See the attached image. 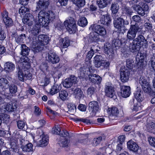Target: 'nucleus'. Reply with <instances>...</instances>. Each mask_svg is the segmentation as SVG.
<instances>
[{"label":"nucleus","mask_w":155,"mask_h":155,"mask_svg":"<svg viewBox=\"0 0 155 155\" xmlns=\"http://www.w3.org/2000/svg\"><path fill=\"white\" fill-rule=\"evenodd\" d=\"M130 71L129 70L124 68L120 70V78L122 82H125L127 81L129 78Z\"/></svg>","instance_id":"9d476101"},{"label":"nucleus","mask_w":155,"mask_h":155,"mask_svg":"<svg viewBox=\"0 0 155 155\" xmlns=\"http://www.w3.org/2000/svg\"><path fill=\"white\" fill-rule=\"evenodd\" d=\"M117 16L114 17V27L118 29V30L122 33L125 32L127 30L125 26L122 25L123 19L119 17H117Z\"/></svg>","instance_id":"20e7f679"},{"label":"nucleus","mask_w":155,"mask_h":155,"mask_svg":"<svg viewBox=\"0 0 155 155\" xmlns=\"http://www.w3.org/2000/svg\"><path fill=\"white\" fill-rule=\"evenodd\" d=\"M33 19L34 20V18H33V16L29 13H27L22 19V21L24 23H27L30 19L32 20Z\"/></svg>","instance_id":"37998d69"},{"label":"nucleus","mask_w":155,"mask_h":155,"mask_svg":"<svg viewBox=\"0 0 155 155\" xmlns=\"http://www.w3.org/2000/svg\"><path fill=\"white\" fill-rule=\"evenodd\" d=\"M40 12H39L38 16V21L39 23H38L39 25H40V26H42L44 27H46L47 26L49 23V18H47L46 16H43L42 17V18H41L40 17Z\"/></svg>","instance_id":"a211bd4d"},{"label":"nucleus","mask_w":155,"mask_h":155,"mask_svg":"<svg viewBox=\"0 0 155 155\" xmlns=\"http://www.w3.org/2000/svg\"><path fill=\"white\" fill-rule=\"evenodd\" d=\"M126 62L127 66L128 68H130L133 67L134 61L132 59H127Z\"/></svg>","instance_id":"4d7b16f0"},{"label":"nucleus","mask_w":155,"mask_h":155,"mask_svg":"<svg viewBox=\"0 0 155 155\" xmlns=\"http://www.w3.org/2000/svg\"><path fill=\"white\" fill-rule=\"evenodd\" d=\"M68 96V93L65 91H61L59 93V96L62 100H65Z\"/></svg>","instance_id":"09e8293b"},{"label":"nucleus","mask_w":155,"mask_h":155,"mask_svg":"<svg viewBox=\"0 0 155 155\" xmlns=\"http://www.w3.org/2000/svg\"><path fill=\"white\" fill-rule=\"evenodd\" d=\"M136 59L137 62V65L138 68L142 67L143 66V62L144 59L143 54L138 52L136 56Z\"/></svg>","instance_id":"b1692460"},{"label":"nucleus","mask_w":155,"mask_h":155,"mask_svg":"<svg viewBox=\"0 0 155 155\" xmlns=\"http://www.w3.org/2000/svg\"><path fill=\"white\" fill-rule=\"evenodd\" d=\"M32 47L35 52L41 51L43 48L44 46L48 44L49 38L45 35H40L37 37L32 38Z\"/></svg>","instance_id":"f257e3e1"},{"label":"nucleus","mask_w":155,"mask_h":155,"mask_svg":"<svg viewBox=\"0 0 155 155\" xmlns=\"http://www.w3.org/2000/svg\"><path fill=\"white\" fill-rule=\"evenodd\" d=\"M9 92L11 94L15 93L17 91V87L16 85L11 84L8 87Z\"/></svg>","instance_id":"a18cd8bd"},{"label":"nucleus","mask_w":155,"mask_h":155,"mask_svg":"<svg viewBox=\"0 0 155 155\" xmlns=\"http://www.w3.org/2000/svg\"><path fill=\"white\" fill-rule=\"evenodd\" d=\"M25 125V123L23 121L19 120L17 122V126L18 128L19 129H23L24 128Z\"/></svg>","instance_id":"bf43d9fd"},{"label":"nucleus","mask_w":155,"mask_h":155,"mask_svg":"<svg viewBox=\"0 0 155 155\" xmlns=\"http://www.w3.org/2000/svg\"><path fill=\"white\" fill-rule=\"evenodd\" d=\"M105 52L109 56L113 57L114 55V53L113 50L111 45L109 44L106 45L105 46L104 48Z\"/></svg>","instance_id":"72a5a7b5"},{"label":"nucleus","mask_w":155,"mask_h":155,"mask_svg":"<svg viewBox=\"0 0 155 155\" xmlns=\"http://www.w3.org/2000/svg\"><path fill=\"white\" fill-rule=\"evenodd\" d=\"M4 67L5 70L8 72H11L15 68V65L10 62L6 63L5 64Z\"/></svg>","instance_id":"2f4dec72"},{"label":"nucleus","mask_w":155,"mask_h":155,"mask_svg":"<svg viewBox=\"0 0 155 155\" xmlns=\"http://www.w3.org/2000/svg\"><path fill=\"white\" fill-rule=\"evenodd\" d=\"M119 8V6L117 3H113L111 5V9L113 14V17L118 16L117 12Z\"/></svg>","instance_id":"473e14b6"},{"label":"nucleus","mask_w":155,"mask_h":155,"mask_svg":"<svg viewBox=\"0 0 155 155\" xmlns=\"http://www.w3.org/2000/svg\"><path fill=\"white\" fill-rule=\"evenodd\" d=\"M8 85V81L6 78H0V87L3 90L7 89Z\"/></svg>","instance_id":"c85d7f7f"},{"label":"nucleus","mask_w":155,"mask_h":155,"mask_svg":"<svg viewBox=\"0 0 155 155\" xmlns=\"http://www.w3.org/2000/svg\"><path fill=\"white\" fill-rule=\"evenodd\" d=\"M105 95L108 97L115 99L116 95L114 87L110 86H106L105 90Z\"/></svg>","instance_id":"1a4fd4ad"},{"label":"nucleus","mask_w":155,"mask_h":155,"mask_svg":"<svg viewBox=\"0 0 155 155\" xmlns=\"http://www.w3.org/2000/svg\"><path fill=\"white\" fill-rule=\"evenodd\" d=\"M40 26L38 23H36L34 25L33 28H31V33L34 35V37H37L40 31Z\"/></svg>","instance_id":"7c9ffc66"},{"label":"nucleus","mask_w":155,"mask_h":155,"mask_svg":"<svg viewBox=\"0 0 155 155\" xmlns=\"http://www.w3.org/2000/svg\"><path fill=\"white\" fill-rule=\"evenodd\" d=\"M150 144L155 147V138L150 137L148 139Z\"/></svg>","instance_id":"e2e57ef3"},{"label":"nucleus","mask_w":155,"mask_h":155,"mask_svg":"<svg viewBox=\"0 0 155 155\" xmlns=\"http://www.w3.org/2000/svg\"><path fill=\"white\" fill-rule=\"evenodd\" d=\"M110 65V63L109 61H106L104 59L103 61H102L101 62V65L103 66L104 68H107Z\"/></svg>","instance_id":"338daca9"},{"label":"nucleus","mask_w":155,"mask_h":155,"mask_svg":"<svg viewBox=\"0 0 155 155\" xmlns=\"http://www.w3.org/2000/svg\"><path fill=\"white\" fill-rule=\"evenodd\" d=\"M25 35H21L19 36H17L15 37V41L18 44H20L21 43H23L24 39H25Z\"/></svg>","instance_id":"c03bdc74"},{"label":"nucleus","mask_w":155,"mask_h":155,"mask_svg":"<svg viewBox=\"0 0 155 155\" xmlns=\"http://www.w3.org/2000/svg\"><path fill=\"white\" fill-rule=\"evenodd\" d=\"M61 89V87L60 84H58L55 83L52 87L51 89L50 93L52 95H53L58 93Z\"/></svg>","instance_id":"cd10ccee"},{"label":"nucleus","mask_w":155,"mask_h":155,"mask_svg":"<svg viewBox=\"0 0 155 155\" xmlns=\"http://www.w3.org/2000/svg\"><path fill=\"white\" fill-rule=\"evenodd\" d=\"M29 11V9L25 6H22L20 8L19 12L21 15H23L25 13L26 14Z\"/></svg>","instance_id":"603ef678"},{"label":"nucleus","mask_w":155,"mask_h":155,"mask_svg":"<svg viewBox=\"0 0 155 155\" xmlns=\"http://www.w3.org/2000/svg\"><path fill=\"white\" fill-rule=\"evenodd\" d=\"M95 91V89L93 87H91L88 88L87 91V92L88 95L89 96L91 97V96L94 94Z\"/></svg>","instance_id":"5fc2aeb1"},{"label":"nucleus","mask_w":155,"mask_h":155,"mask_svg":"<svg viewBox=\"0 0 155 155\" xmlns=\"http://www.w3.org/2000/svg\"><path fill=\"white\" fill-rule=\"evenodd\" d=\"M89 81L93 83L99 84L101 82V78L96 74H90L88 76Z\"/></svg>","instance_id":"6ab92c4d"},{"label":"nucleus","mask_w":155,"mask_h":155,"mask_svg":"<svg viewBox=\"0 0 155 155\" xmlns=\"http://www.w3.org/2000/svg\"><path fill=\"white\" fill-rule=\"evenodd\" d=\"M144 27L145 31L149 32H151L152 31L153 26L152 24L146 22L144 24Z\"/></svg>","instance_id":"8fccbe9b"},{"label":"nucleus","mask_w":155,"mask_h":155,"mask_svg":"<svg viewBox=\"0 0 155 155\" xmlns=\"http://www.w3.org/2000/svg\"><path fill=\"white\" fill-rule=\"evenodd\" d=\"M108 110L110 113L113 115L116 116L119 114V110L117 108L115 107L109 108Z\"/></svg>","instance_id":"49530a36"},{"label":"nucleus","mask_w":155,"mask_h":155,"mask_svg":"<svg viewBox=\"0 0 155 155\" xmlns=\"http://www.w3.org/2000/svg\"><path fill=\"white\" fill-rule=\"evenodd\" d=\"M74 120L77 121H82L84 123H90V120L86 119L83 118H74L73 119Z\"/></svg>","instance_id":"052dcab7"},{"label":"nucleus","mask_w":155,"mask_h":155,"mask_svg":"<svg viewBox=\"0 0 155 155\" xmlns=\"http://www.w3.org/2000/svg\"><path fill=\"white\" fill-rule=\"evenodd\" d=\"M49 4V0H39L37 3L36 8L38 10H42L47 8Z\"/></svg>","instance_id":"f8f14e48"},{"label":"nucleus","mask_w":155,"mask_h":155,"mask_svg":"<svg viewBox=\"0 0 155 155\" xmlns=\"http://www.w3.org/2000/svg\"><path fill=\"white\" fill-rule=\"evenodd\" d=\"M143 4V2H140L139 3L138 5H136L134 6V8L137 11L138 13L142 16L144 15L145 14L144 10L142 8Z\"/></svg>","instance_id":"a878e982"},{"label":"nucleus","mask_w":155,"mask_h":155,"mask_svg":"<svg viewBox=\"0 0 155 155\" xmlns=\"http://www.w3.org/2000/svg\"><path fill=\"white\" fill-rule=\"evenodd\" d=\"M110 1V0H97V3L100 8H104L107 6Z\"/></svg>","instance_id":"e433bc0d"},{"label":"nucleus","mask_w":155,"mask_h":155,"mask_svg":"<svg viewBox=\"0 0 155 155\" xmlns=\"http://www.w3.org/2000/svg\"><path fill=\"white\" fill-rule=\"evenodd\" d=\"M64 24L66 29L70 34L74 33L76 30V24L75 20L73 18L65 21Z\"/></svg>","instance_id":"7ed1b4c3"},{"label":"nucleus","mask_w":155,"mask_h":155,"mask_svg":"<svg viewBox=\"0 0 155 155\" xmlns=\"http://www.w3.org/2000/svg\"><path fill=\"white\" fill-rule=\"evenodd\" d=\"M40 17L42 18L43 16H46L47 18H49V21L50 20H53L55 17V13L52 11H48L45 12L44 11L41 10L40 12Z\"/></svg>","instance_id":"aec40b11"},{"label":"nucleus","mask_w":155,"mask_h":155,"mask_svg":"<svg viewBox=\"0 0 155 155\" xmlns=\"http://www.w3.org/2000/svg\"><path fill=\"white\" fill-rule=\"evenodd\" d=\"M22 150L24 152H31L33 151V145L31 143H29L25 146H21Z\"/></svg>","instance_id":"c9c22d12"},{"label":"nucleus","mask_w":155,"mask_h":155,"mask_svg":"<svg viewBox=\"0 0 155 155\" xmlns=\"http://www.w3.org/2000/svg\"><path fill=\"white\" fill-rule=\"evenodd\" d=\"M69 143V141L68 140L64 139L61 142V146H62L63 147L67 146L68 145Z\"/></svg>","instance_id":"0e129e2a"},{"label":"nucleus","mask_w":155,"mask_h":155,"mask_svg":"<svg viewBox=\"0 0 155 155\" xmlns=\"http://www.w3.org/2000/svg\"><path fill=\"white\" fill-rule=\"evenodd\" d=\"M70 41L68 38L65 37L61 39L59 41V45L61 51L63 52L64 48H67L69 45Z\"/></svg>","instance_id":"4be33fe9"},{"label":"nucleus","mask_w":155,"mask_h":155,"mask_svg":"<svg viewBox=\"0 0 155 155\" xmlns=\"http://www.w3.org/2000/svg\"><path fill=\"white\" fill-rule=\"evenodd\" d=\"M150 62L152 68L155 71V58H151Z\"/></svg>","instance_id":"774afa93"},{"label":"nucleus","mask_w":155,"mask_h":155,"mask_svg":"<svg viewBox=\"0 0 155 155\" xmlns=\"http://www.w3.org/2000/svg\"><path fill=\"white\" fill-rule=\"evenodd\" d=\"M139 82L144 92L148 94L152 93L151 86L150 84V82L145 77L143 76L140 77L139 78Z\"/></svg>","instance_id":"f03ea898"},{"label":"nucleus","mask_w":155,"mask_h":155,"mask_svg":"<svg viewBox=\"0 0 155 155\" xmlns=\"http://www.w3.org/2000/svg\"><path fill=\"white\" fill-rule=\"evenodd\" d=\"M38 132H41V134H40V136L41 137V139L39 142L38 144L41 147H44L47 145L48 143V137L47 136L45 135L44 134L43 131L41 130H39Z\"/></svg>","instance_id":"9b49d317"},{"label":"nucleus","mask_w":155,"mask_h":155,"mask_svg":"<svg viewBox=\"0 0 155 155\" xmlns=\"http://www.w3.org/2000/svg\"><path fill=\"white\" fill-rule=\"evenodd\" d=\"M32 74L28 71L19 69L18 72V77L19 79L22 81L25 80L30 79L31 78Z\"/></svg>","instance_id":"423d86ee"},{"label":"nucleus","mask_w":155,"mask_h":155,"mask_svg":"<svg viewBox=\"0 0 155 155\" xmlns=\"http://www.w3.org/2000/svg\"><path fill=\"white\" fill-rule=\"evenodd\" d=\"M130 87L129 86H122L121 87V94L122 97H128L130 94Z\"/></svg>","instance_id":"412c9836"},{"label":"nucleus","mask_w":155,"mask_h":155,"mask_svg":"<svg viewBox=\"0 0 155 155\" xmlns=\"http://www.w3.org/2000/svg\"><path fill=\"white\" fill-rule=\"evenodd\" d=\"M94 54V49L91 47V50L88 52L87 55V57L88 58V59H91L93 56Z\"/></svg>","instance_id":"69168bd1"},{"label":"nucleus","mask_w":155,"mask_h":155,"mask_svg":"<svg viewBox=\"0 0 155 155\" xmlns=\"http://www.w3.org/2000/svg\"><path fill=\"white\" fill-rule=\"evenodd\" d=\"M135 43H136L140 46L141 45H143L144 44L145 46H147V41L144 37L142 35H138L137 37L133 40Z\"/></svg>","instance_id":"f3484780"},{"label":"nucleus","mask_w":155,"mask_h":155,"mask_svg":"<svg viewBox=\"0 0 155 155\" xmlns=\"http://www.w3.org/2000/svg\"><path fill=\"white\" fill-rule=\"evenodd\" d=\"M134 94L135 98L138 102H140L143 100V92L140 90L135 91Z\"/></svg>","instance_id":"bb28decb"},{"label":"nucleus","mask_w":155,"mask_h":155,"mask_svg":"<svg viewBox=\"0 0 155 155\" xmlns=\"http://www.w3.org/2000/svg\"><path fill=\"white\" fill-rule=\"evenodd\" d=\"M127 148L130 150L136 152L139 149V146L136 142L130 140L127 143Z\"/></svg>","instance_id":"dca6fc26"},{"label":"nucleus","mask_w":155,"mask_h":155,"mask_svg":"<svg viewBox=\"0 0 155 155\" xmlns=\"http://www.w3.org/2000/svg\"><path fill=\"white\" fill-rule=\"evenodd\" d=\"M2 16L4 23L8 26L12 25L13 21L11 18L8 17V13L6 11H4L3 12Z\"/></svg>","instance_id":"2eb2a0df"},{"label":"nucleus","mask_w":155,"mask_h":155,"mask_svg":"<svg viewBox=\"0 0 155 155\" xmlns=\"http://www.w3.org/2000/svg\"><path fill=\"white\" fill-rule=\"evenodd\" d=\"M102 137H99L97 138H94L93 140V144L94 146H97L100 143L102 140Z\"/></svg>","instance_id":"6e6d98bb"},{"label":"nucleus","mask_w":155,"mask_h":155,"mask_svg":"<svg viewBox=\"0 0 155 155\" xmlns=\"http://www.w3.org/2000/svg\"><path fill=\"white\" fill-rule=\"evenodd\" d=\"M75 4L79 7H83L85 5V0H78L75 3Z\"/></svg>","instance_id":"13d9d810"},{"label":"nucleus","mask_w":155,"mask_h":155,"mask_svg":"<svg viewBox=\"0 0 155 155\" xmlns=\"http://www.w3.org/2000/svg\"><path fill=\"white\" fill-rule=\"evenodd\" d=\"M60 131L61 129L58 125H55V127H53L52 129V132L55 134H60Z\"/></svg>","instance_id":"3c124183"},{"label":"nucleus","mask_w":155,"mask_h":155,"mask_svg":"<svg viewBox=\"0 0 155 155\" xmlns=\"http://www.w3.org/2000/svg\"><path fill=\"white\" fill-rule=\"evenodd\" d=\"M140 48V45H138L137 43L134 42L133 41V44L130 46L129 49L130 51L132 52H135L138 51Z\"/></svg>","instance_id":"f704fd0d"},{"label":"nucleus","mask_w":155,"mask_h":155,"mask_svg":"<svg viewBox=\"0 0 155 155\" xmlns=\"http://www.w3.org/2000/svg\"><path fill=\"white\" fill-rule=\"evenodd\" d=\"M5 107L6 110L9 112H13L17 107L16 103L12 102L6 104Z\"/></svg>","instance_id":"393cba45"},{"label":"nucleus","mask_w":155,"mask_h":155,"mask_svg":"<svg viewBox=\"0 0 155 155\" xmlns=\"http://www.w3.org/2000/svg\"><path fill=\"white\" fill-rule=\"evenodd\" d=\"M140 29L137 24L131 25L127 32V39L130 40L134 38L136 36L137 32Z\"/></svg>","instance_id":"39448f33"},{"label":"nucleus","mask_w":155,"mask_h":155,"mask_svg":"<svg viewBox=\"0 0 155 155\" xmlns=\"http://www.w3.org/2000/svg\"><path fill=\"white\" fill-rule=\"evenodd\" d=\"M21 54L23 56H26L28 55L30 51L29 49L25 44H22L21 45Z\"/></svg>","instance_id":"58836bf2"},{"label":"nucleus","mask_w":155,"mask_h":155,"mask_svg":"<svg viewBox=\"0 0 155 155\" xmlns=\"http://www.w3.org/2000/svg\"><path fill=\"white\" fill-rule=\"evenodd\" d=\"M89 110L92 113V115L95 116L99 110L98 103L95 101L90 102L89 104Z\"/></svg>","instance_id":"6e6552de"},{"label":"nucleus","mask_w":155,"mask_h":155,"mask_svg":"<svg viewBox=\"0 0 155 155\" xmlns=\"http://www.w3.org/2000/svg\"><path fill=\"white\" fill-rule=\"evenodd\" d=\"M87 24V19L84 17H81L78 22V25L82 27L86 26Z\"/></svg>","instance_id":"79ce46f5"},{"label":"nucleus","mask_w":155,"mask_h":155,"mask_svg":"<svg viewBox=\"0 0 155 155\" xmlns=\"http://www.w3.org/2000/svg\"><path fill=\"white\" fill-rule=\"evenodd\" d=\"M98 36L95 33H91L89 35V39L92 42H97L99 40Z\"/></svg>","instance_id":"ea45409f"},{"label":"nucleus","mask_w":155,"mask_h":155,"mask_svg":"<svg viewBox=\"0 0 155 155\" xmlns=\"http://www.w3.org/2000/svg\"><path fill=\"white\" fill-rule=\"evenodd\" d=\"M48 58L50 62L53 64L57 63L60 61L59 57L54 53L49 54Z\"/></svg>","instance_id":"5701e85b"},{"label":"nucleus","mask_w":155,"mask_h":155,"mask_svg":"<svg viewBox=\"0 0 155 155\" xmlns=\"http://www.w3.org/2000/svg\"><path fill=\"white\" fill-rule=\"evenodd\" d=\"M68 108V112L69 113L73 114L76 111V106L73 104L69 103L67 105Z\"/></svg>","instance_id":"4c0bfd02"},{"label":"nucleus","mask_w":155,"mask_h":155,"mask_svg":"<svg viewBox=\"0 0 155 155\" xmlns=\"http://www.w3.org/2000/svg\"><path fill=\"white\" fill-rule=\"evenodd\" d=\"M142 109V107L140 106V103H138L136 105H134L133 109V111H137L139 110H140Z\"/></svg>","instance_id":"680f3d73"},{"label":"nucleus","mask_w":155,"mask_h":155,"mask_svg":"<svg viewBox=\"0 0 155 155\" xmlns=\"http://www.w3.org/2000/svg\"><path fill=\"white\" fill-rule=\"evenodd\" d=\"M0 116L2 117L5 122L7 123L9 122L10 119V117L9 115L7 114H2Z\"/></svg>","instance_id":"864d4df0"},{"label":"nucleus","mask_w":155,"mask_h":155,"mask_svg":"<svg viewBox=\"0 0 155 155\" xmlns=\"http://www.w3.org/2000/svg\"><path fill=\"white\" fill-rule=\"evenodd\" d=\"M147 127L149 131H151L155 129V124L151 121H149V122L148 121Z\"/></svg>","instance_id":"de8ad7c7"},{"label":"nucleus","mask_w":155,"mask_h":155,"mask_svg":"<svg viewBox=\"0 0 155 155\" xmlns=\"http://www.w3.org/2000/svg\"><path fill=\"white\" fill-rule=\"evenodd\" d=\"M100 17V21L102 24L108 26L111 22V20L109 16L106 14H101Z\"/></svg>","instance_id":"4468645a"},{"label":"nucleus","mask_w":155,"mask_h":155,"mask_svg":"<svg viewBox=\"0 0 155 155\" xmlns=\"http://www.w3.org/2000/svg\"><path fill=\"white\" fill-rule=\"evenodd\" d=\"M77 82V78L74 76L72 75L69 78L66 79L63 84L65 87L69 88L71 87L73 84H75Z\"/></svg>","instance_id":"0eeeda50"},{"label":"nucleus","mask_w":155,"mask_h":155,"mask_svg":"<svg viewBox=\"0 0 155 155\" xmlns=\"http://www.w3.org/2000/svg\"><path fill=\"white\" fill-rule=\"evenodd\" d=\"M93 30L98 35V34L102 36H104L106 34L105 28L100 25H94Z\"/></svg>","instance_id":"ddd939ff"},{"label":"nucleus","mask_w":155,"mask_h":155,"mask_svg":"<svg viewBox=\"0 0 155 155\" xmlns=\"http://www.w3.org/2000/svg\"><path fill=\"white\" fill-rule=\"evenodd\" d=\"M94 58L95 66L97 68L100 67L101 65L102 61H103L104 58L100 55H97Z\"/></svg>","instance_id":"c756f323"},{"label":"nucleus","mask_w":155,"mask_h":155,"mask_svg":"<svg viewBox=\"0 0 155 155\" xmlns=\"http://www.w3.org/2000/svg\"><path fill=\"white\" fill-rule=\"evenodd\" d=\"M74 95L77 98L79 99L83 95V92L79 88H75L74 91Z\"/></svg>","instance_id":"a19ab883"}]
</instances>
